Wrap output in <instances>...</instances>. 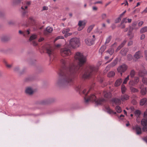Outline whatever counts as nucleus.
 <instances>
[{
  "label": "nucleus",
  "instance_id": "obj_1",
  "mask_svg": "<svg viewBox=\"0 0 147 147\" xmlns=\"http://www.w3.org/2000/svg\"><path fill=\"white\" fill-rule=\"evenodd\" d=\"M75 58L78 62L76 65H70L69 60L65 58L61 59L60 66L62 69L60 70L58 73L59 78L55 83L56 87L63 88L71 86L79 72L84 73L83 78L87 79L97 71V69L93 66L86 67H82L87 60L86 56L83 53L77 52Z\"/></svg>",
  "mask_w": 147,
  "mask_h": 147
},
{
  "label": "nucleus",
  "instance_id": "obj_2",
  "mask_svg": "<svg viewBox=\"0 0 147 147\" xmlns=\"http://www.w3.org/2000/svg\"><path fill=\"white\" fill-rule=\"evenodd\" d=\"M76 89L77 91L80 92H82V93L84 94L85 96L84 98L85 102L87 103L89 101H92L95 102V103L97 106L102 105L106 101V100L104 98H102L98 100H96V96L93 94H91L90 96H87V95L88 93L89 90L87 91L86 89L83 90L81 89V86L80 85H76Z\"/></svg>",
  "mask_w": 147,
  "mask_h": 147
},
{
  "label": "nucleus",
  "instance_id": "obj_3",
  "mask_svg": "<svg viewBox=\"0 0 147 147\" xmlns=\"http://www.w3.org/2000/svg\"><path fill=\"white\" fill-rule=\"evenodd\" d=\"M80 41L78 38H71L69 41L70 46L73 48L79 47Z\"/></svg>",
  "mask_w": 147,
  "mask_h": 147
},
{
  "label": "nucleus",
  "instance_id": "obj_4",
  "mask_svg": "<svg viewBox=\"0 0 147 147\" xmlns=\"http://www.w3.org/2000/svg\"><path fill=\"white\" fill-rule=\"evenodd\" d=\"M61 54L63 57L68 56L71 54L70 50L69 48L65 47L61 49L60 51Z\"/></svg>",
  "mask_w": 147,
  "mask_h": 147
},
{
  "label": "nucleus",
  "instance_id": "obj_5",
  "mask_svg": "<svg viewBox=\"0 0 147 147\" xmlns=\"http://www.w3.org/2000/svg\"><path fill=\"white\" fill-rule=\"evenodd\" d=\"M127 69V66L125 64H123L119 66L117 69V70L118 72L120 73L121 75L122 76V73L125 71Z\"/></svg>",
  "mask_w": 147,
  "mask_h": 147
},
{
  "label": "nucleus",
  "instance_id": "obj_6",
  "mask_svg": "<svg viewBox=\"0 0 147 147\" xmlns=\"http://www.w3.org/2000/svg\"><path fill=\"white\" fill-rule=\"evenodd\" d=\"M142 57V52L140 51H138L136 52L134 56V60L136 61L138 59H140Z\"/></svg>",
  "mask_w": 147,
  "mask_h": 147
},
{
  "label": "nucleus",
  "instance_id": "obj_7",
  "mask_svg": "<svg viewBox=\"0 0 147 147\" xmlns=\"http://www.w3.org/2000/svg\"><path fill=\"white\" fill-rule=\"evenodd\" d=\"M118 61V59L116 58L110 64L108 65L106 67V68L109 69L111 67H113L115 66L117 64Z\"/></svg>",
  "mask_w": 147,
  "mask_h": 147
},
{
  "label": "nucleus",
  "instance_id": "obj_8",
  "mask_svg": "<svg viewBox=\"0 0 147 147\" xmlns=\"http://www.w3.org/2000/svg\"><path fill=\"white\" fill-rule=\"evenodd\" d=\"M94 40L86 38L85 40V42L86 44L88 46H91L93 44Z\"/></svg>",
  "mask_w": 147,
  "mask_h": 147
},
{
  "label": "nucleus",
  "instance_id": "obj_9",
  "mask_svg": "<svg viewBox=\"0 0 147 147\" xmlns=\"http://www.w3.org/2000/svg\"><path fill=\"white\" fill-rule=\"evenodd\" d=\"M129 96L128 95L126 94H122L121 95L120 99L122 101H124L129 99Z\"/></svg>",
  "mask_w": 147,
  "mask_h": 147
},
{
  "label": "nucleus",
  "instance_id": "obj_10",
  "mask_svg": "<svg viewBox=\"0 0 147 147\" xmlns=\"http://www.w3.org/2000/svg\"><path fill=\"white\" fill-rule=\"evenodd\" d=\"M140 88L141 89V93L142 95H144L146 93V89L144 87L143 85H142L140 87Z\"/></svg>",
  "mask_w": 147,
  "mask_h": 147
},
{
  "label": "nucleus",
  "instance_id": "obj_11",
  "mask_svg": "<svg viewBox=\"0 0 147 147\" xmlns=\"http://www.w3.org/2000/svg\"><path fill=\"white\" fill-rule=\"evenodd\" d=\"M53 99H51L48 100H42L41 101L39 104L42 105H46L49 103L51 102L54 101Z\"/></svg>",
  "mask_w": 147,
  "mask_h": 147
},
{
  "label": "nucleus",
  "instance_id": "obj_12",
  "mask_svg": "<svg viewBox=\"0 0 147 147\" xmlns=\"http://www.w3.org/2000/svg\"><path fill=\"white\" fill-rule=\"evenodd\" d=\"M121 99H118L117 98H114L111 100L112 102L115 103L116 105L120 104L121 103Z\"/></svg>",
  "mask_w": 147,
  "mask_h": 147
},
{
  "label": "nucleus",
  "instance_id": "obj_13",
  "mask_svg": "<svg viewBox=\"0 0 147 147\" xmlns=\"http://www.w3.org/2000/svg\"><path fill=\"white\" fill-rule=\"evenodd\" d=\"M25 92L26 94L29 95H31L33 94L34 91L31 87H28L26 88Z\"/></svg>",
  "mask_w": 147,
  "mask_h": 147
},
{
  "label": "nucleus",
  "instance_id": "obj_14",
  "mask_svg": "<svg viewBox=\"0 0 147 147\" xmlns=\"http://www.w3.org/2000/svg\"><path fill=\"white\" fill-rule=\"evenodd\" d=\"M138 74L140 76H143L147 74V71L145 70H140L138 72Z\"/></svg>",
  "mask_w": 147,
  "mask_h": 147
},
{
  "label": "nucleus",
  "instance_id": "obj_15",
  "mask_svg": "<svg viewBox=\"0 0 147 147\" xmlns=\"http://www.w3.org/2000/svg\"><path fill=\"white\" fill-rule=\"evenodd\" d=\"M14 72L20 74H22L24 73V71H21L20 70V68L19 66H16L13 69Z\"/></svg>",
  "mask_w": 147,
  "mask_h": 147
},
{
  "label": "nucleus",
  "instance_id": "obj_16",
  "mask_svg": "<svg viewBox=\"0 0 147 147\" xmlns=\"http://www.w3.org/2000/svg\"><path fill=\"white\" fill-rule=\"evenodd\" d=\"M105 108L107 110V113L109 114H113L115 115L116 114V112H114L109 107H106Z\"/></svg>",
  "mask_w": 147,
  "mask_h": 147
},
{
  "label": "nucleus",
  "instance_id": "obj_17",
  "mask_svg": "<svg viewBox=\"0 0 147 147\" xmlns=\"http://www.w3.org/2000/svg\"><path fill=\"white\" fill-rule=\"evenodd\" d=\"M103 94L105 97L108 98H110L111 96V94L110 92L104 91L103 92Z\"/></svg>",
  "mask_w": 147,
  "mask_h": 147
},
{
  "label": "nucleus",
  "instance_id": "obj_18",
  "mask_svg": "<svg viewBox=\"0 0 147 147\" xmlns=\"http://www.w3.org/2000/svg\"><path fill=\"white\" fill-rule=\"evenodd\" d=\"M128 50V49L127 48H124L121 51L120 53L123 55L125 56L126 55Z\"/></svg>",
  "mask_w": 147,
  "mask_h": 147
},
{
  "label": "nucleus",
  "instance_id": "obj_19",
  "mask_svg": "<svg viewBox=\"0 0 147 147\" xmlns=\"http://www.w3.org/2000/svg\"><path fill=\"white\" fill-rule=\"evenodd\" d=\"M11 38L9 36H3L1 38V40L3 42H6L10 40Z\"/></svg>",
  "mask_w": 147,
  "mask_h": 147
},
{
  "label": "nucleus",
  "instance_id": "obj_20",
  "mask_svg": "<svg viewBox=\"0 0 147 147\" xmlns=\"http://www.w3.org/2000/svg\"><path fill=\"white\" fill-rule=\"evenodd\" d=\"M146 103H147V99L145 98H142L140 101V105H141L142 106Z\"/></svg>",
  "mask_w": 147,
  "mask_h": 147
},
{
  "label": "nucleus",
  "instance_id": "obj_21",
  "mask_svg": "<svg viewBox=\"0 0 147 147\" xmlns=\"http://www.w3.org/2000/svg\"><path fill=\"white\" fill-rule=\"evenodd\" d=\"M122 82V80L121 78L117 80L115 82V86H119Z\"/></svg>",
  "mask_w": 147,
  "mask_h": 147
},
{
  "label": "nucleus",
  "instance_id": "obj_22",
  "mask_svg": "<svg viewBox=\"0 0 147 147\" xmlns=\"http://www.w3.org/2000/svg\"><path fill=\"white\" fill-rule=\"evenodd\" d=\"M47 52L48 54L49 57L52 55L53 53V51L52 49L51 48H47Z\"/></svg>",
  "mask_w": 147,
  "mask_h": 147
},
{
  "label": "nucleus",
  "instance_id": "obj_23",
  "mask_svg": "<svg viewBox=\"0 0 147 147\" xmlns=\"http://www.w3.org/2000/svg\"><path fill=\"white\" fill-rule=\"evenodd\" d=\"M86 24V22L85 21H80L78 23V25L80 27H84Z\"/></svg>",
  "mask_w": 147,
  "mask_h": 147
},
{
  "label": "nucleus",
  "instance_id": "obj_24",
  "mask_svg": "<svg viewBox=\"0 0 147 147\" xmlns=\"http://www.w3.org/2000/svg\"><path fill=\"white\" fill-rule=\"evenodd\" d=\"M34 79V77L32 76H28L26 78L25 80V81L26 82H29L31 81Z\"/></svg>",
  "mask_w": 147,
  "mask_h": 147
},
{
  "label": "nucleus",
  "instance_id": "obj_25",
  "mask_svg": "<svg viewBox=\"0 0 147 147\" xmlns=\"http://www.w3.org/2000/svg\"><path fill=\"white\" fill-rule=\"evenodd\" d=\"M130 88L132 92L136 93L139 92V90L138 89L133 87L130 86Z\"/></svg>",
  "mask_w": 147,
  "mask_h": 147
},
{
  "label": "nucleus",
  "instance_id": "obj_26",
  "mask_svg": "<svg viewBox=\"0 0 147 147\" xmlns=\"http://www.w3.org/2000/svg\"><path fill=\"white\" fill-rule=\"evenodd\" d=\"M37 38V35L35 34H32L30 37L29 40L30 41L36 39Z\"/></svg>",
  "mask_w": 147,
  "mask_h": 147
},
{
  "label": "nucleus",
  "instance_id": "obj_27",
  "mask_svg": "<svg viewBox=\"0 0 147 147\" xmlns=\"http://www.w3.org/2000/svg\"><path fill=\"white\" fill-rule=\"evenodd\" d=\"M115 109L117 113H120L122 111V109L121 107L119 106H117L115 107Z\"/></svg>",
  "mask_w": 147,
  "mask_h": 147
},
{
  "label": "nucleus",
  "instance_id": "obj_28",
  "mask_svg": "<svg viewBox=\"0 0 147 147\" xmlns=\"http://www.w3.org/2000/svg\"><path fill=\"white\" fill-rule=\"evenodd\" d=\"M115 72L114 71H111L108 73L107 76L109 77H113L115 75Z\"/></svg>",
  "mask_w": 147,
  "mask_h": 147
},
{
  "label": "nucleus",
  "instance_id": "obj_29",
  "mask_svg": "<svg viewBox=\"0 0 147 147\" xmlns=\"http://www.w3.org/2000/svg\"><path fill=\"white\" fill-rule=\"evenodd\" d=\"M147 31V26L142 28L140 31V33L142 34Z\"/></svg>",
  "mask_w": 147,
  "mask_h": 147
},
{
  "label": "nucleus",
  "instance_id": "obj_30",
  "mask_svg": "<svg viewBox=\"0 0 147 147\" xmlns=\"http://www.w3.org/2000/svg\"><path fill=\"white\" fill-rule=\"evenodd\" d=\"M134 114L137 117H139L141 114V112L139 110H136L134 112Z\"/></svg>",
  "mask_w": 147,
  "mask_h": 147
},
{
  "label": "nucleus",
  "instance_id": "obj_31",
  "mask_svg": "<svg viewBox=\"0 0 147 147\" xmlns=\"http://www.w3.org/2000/svg\"><path fill=\"white\" fill-rule=\"evenodd\" d=\"M130 87V86L133 87L135 86L136 84L132 80H130L129 83Z\"/></svg>",
  "mask_w": 147,
  "mask_h": 147
},
{
  "label": "nucleus",
  "instance_id": "obj_32",
  "mask_svg": "<svg viewBox=\"0 0 147 147\" xmlns=\"http://www.w3.org/2000/svg\"><path fill=\"white\" fill-rule=\"evenodd\" d=\"M105 46H102L99 50V53L102 55L103 52L105 51Z\"/></svg>",
  "mask_w": 147,
  "mask_h": 147
},
{
  "label": "nucleus",
  "instance_id": "obj_33",
  "mask_svg": "<svg viewBox=\"0 0 147 147\" xmlns=\"http://www.w3.org/2000/svg\"><path fill=\"white\" fill-rule=\"evenodd\" d=\"M31 2L30 1H26L24 3V5H26L24 6V8L26 9H27L28 7V6H29L30 5Z\"/></svg>",
  "mask_w": 147,
  "mask_h": 147
},
{
  "label": "nucleus",
  "instance_id": "obj_34",
  "mask_svg": "<svg viewBox=\"0 0 147 147\" xmlns=\"http://www.w3.org/2000/svg\"><path fill=\"white\" fill-rule=\"evenodd\" d=\"M107 52L110 54L111 55H112L114 52V49L113 48H111L109 49L107 51Z\"/></svg>",
  "mask_w": 147,
  "mask_h": 147
},
{
  "label": "nucleus",
  "instance_id": "obj_35",
  "mask_svg": "<svg viewBox=\"0 0 147 147\" xmlns=\"http://www.w3.org/2000/svg\"><path fill=\"white\" fill-rule=\"evenodd\" d=\"M135 75V72L134 70H132L130 72V76L131 78L134 77Z\"/></svg>",
  "mask_w": 147,
  "mask_h": 147
},
{
  "label": "nucleus",
  "instance_id": "obj_36",
  "mask_svg": "<svg viewBox=\"0 0 147 147\" xmlns=\"http://www.w3.org/2000/svg\"><path fill=\"white\" fill-rule=\"evenodd\" d=\"M53 29L51 27H47L46 29V30L48 32L51 33L52 32Z\"/></svg>",
  "mask_w": 147,
  "mask_h": 147
},
{
  "label": "nucleus",
  "instance_id": "obj_37",
  "mask_svg": "<svg viewBox=\"0 0 147 147\" xmlns=\"http://www.w3.org/2000/svg\"><path fill=\"white\" fill-rule=\"evenodd\" d=\"M126 88L125 86L124 85H122L121 87V90L122 94H124L125 92Z\"/></svg>",
  "mask_w": 147,
  "mask_h": 147
},
{
  "label": "nucleus",
  "instance_id": "obj_38",
  "mask_svg": "<svg viewBox=\"0 0 147 147\" xmlns=\"http://www.w3.org/2000/svg\"><path fill=\"white\" fill-rule=\"evenodd\" d=\"M129 75H128L124 80L123 84H126L127 81L129 80Z\"/></svg>",
  "mask_w": 147,
  "mask_h": 147
},
{
  "label": "nucleus",
  "instance_id": "obj_39",
  "mask_svg": "<svg viewBox=\"0 0 147 147\" xmlns=\"http://www.w3.org/2000/svg\"><path fill=\"white\" fill-rule=\"evenodd\" d=\"M94 25H92L90 26L88 28L87 31L88 32H90L93 28Z\"/></svg>",
  "mask_w": 147,
  "mask_h": 147
},
{
  "label": "nucleus",
  "instance_id": "obj_40",
  "mask_svg": "<svg viewBox=\"0 0 147 147\" xmlns=\"http://www.w3.org/2000/svg\"><path fill=\"white\" fill-rule=\"evenodd\" d=\"M69 30H70L69 28L64 29V30H63L62 32L63 34L67 33L69 32Z\"/></svg>",
  "mask_w": 147,
  "mask_h": 147
},
{
  "label": "nucleus",
  "instance_id": "obj_41",
  "mask_svg": "<svg viewBox=\"0 0 147 147\" xmlns=\"http://www.w3.org/2000/svg\"><path fill=\"white\" fill-rule=\"evenodd\" d=\"M142 80L144 84L146 85H147V78L143 77Z\"/></svg>",
  "mask_w": 147,
  "mask_h": 147
},
{
  "label": "nucleus",
  "instance_id": "obj_42",
  "mask_svg": "<svg viewBox=\"0 0 147 147\" xmlns=\"http://www.w3.org/2000/svg\"><path fill=\"white\" fill-rule=\"evenodd\" d=\"M22 0H13V3L14 4H18L20 3Z\"/></svg>",
  "mask_w": 147,
  "mask_h": 147
},
{
  "label": "nucleus",
  "instance_id": "obj_43",
  "mask_svg": "<svg viewBox=\"0 0 147 147\" xmlns=\"http://www.w3.org/2000/svg\"><path fill=\"white\" fill-rule=\"evenodd\" d=\"M111 39V36H109L106 39V41L105 43V44H107L109 43Z\"/></svg>",
  "mask_w": 147,
  "mask_h": 147
},
{
  "label": "nucleus",
  "instance_id": "obj_44",
  "mask_svg": "<svg viewBox=\"0 0 147 147\" xmlns=\"http://www.w3.org/2000/svg\"><path fill=\"white\" fill-rule=\"evenodd\" d=\"M21 8L22 9H23L24 10V11H23L22 12V15L23 17H24L26 13L27 12V11H25L24 9V6H22Z\"/></svg>",
  "mask_w": 147,
  "mask_h": 147
},
{
  "label": "nucleus",
  "instance_id": "obj_45",
  "mask_svg": "<svg viewBox=\"0 0 147 147\" xmlns=\"http://www.w3.org/2000/svg\"><path fill=\"white\" fill-rule=\"evenodd\" d=\"M4 63H5V65L7 67V68H10L12 66V64H8L7 62L5 61H4Z\"/></svg>",
  "mask_w": 147,
  "mask_h": 147
},
{
  "label": "nucleus",
  "instance_id": "obj_46",
  "mask_svg": "<svg viewBox=\"0 0 147 147\" xmlns=\"http://www.w3.org/2000/svg\"><path fill=\"white\" fill-rule=\"evenodd\" d=\"M134 82L137 84L139 82V78L137 77H135L134 78Z\"/></svg>",
  "mask_w": 147,
  "mask_h": 147
},
{
  "label": "nucleus",
  "instance_id": "obj_47",
  "mask_svg": "<svg viewBox=\"0 0 147 147\" xmlns=\"http://www.w3.org/2000/svg\"><path fill=\"white\" fill-rule=\"evenodd\" d=\"M127 19L126 18H123L121 22V24L124 23H127Z\"/></svg>",
  "mask_w": 147,
  "mask_h": 147
},
{
  "label": "nucleus",
  "instance_id": "obj_48",
  "mask_svg": "<svg viewBox=\"0 0 147 147\" xmlns=\"http://www.w3.org/2000/svg\"><path fill=\"white\" fill-rule=\"evenodd\" d=\"M127 58L129 61H131L133 58L131 54H128L127 55Z\"/></svg>",
  "mask_w": 147,
  "mask_h": 147
},
{
  "label": "nucleus",
  "instance_id": "obj_49",
  "mask_svg": "<svg viewBox=\"0 0 147 147\" xmlns=\"http://www.w3.org/2000/svg\"><path fill=\"white\" fill-rule=\"evenodd\" d=\"M121 20V18L120 17H118L116 20H115V23H119Z\"/></svg>",
  "mask_w": 147,
  "mask_h": 147
},
{
  "label": "nucleus",
  "instance_id": "obj_50",
  "mask_svg": "<svg viewBox=\"0 0 147 147\" xmlns=\"http://www.w3.org/2000/svg\"><path fill=\"white\" fill-rule=\"evenodd\" d=\"M64 38V37L63 36H59L56 38L55 39V40H57L60 39H63Z\"/></svg>",
  "mask_w": 147,
  "mask_h": 147
},
{
  "label": "nucleus",
  "instance_id": "obj_51",
  "mask_svg": "<svg viewBox=\"0 0 147 147\" xmlns=\"http://www.w3.org/2000/svg\"><path fill=\"white\" fill-rule=\"evenodd\" d=\"M8 23L9 25H14L15 24V22L13 21H9Z\"/></svg>",
  "mask_w": 147,
  "mask_h": 147
},
{
  "label": "nucleus",
  "instance_id": "obj_52",
  "mask_svg": "<svg viewBox=\"0 0 147 147\" xmlns=\"http://www.w3.org/2000/svg\"><path fill=\"white\" fill-rule=\"evenodd\" d=\"M107 17V15L106 14L103 13L101 15V17L102 19H105Z\"/></svg>",
  "mask_w": 147,
  "mask_h": 147
},
{
  "label": "nucleus",
  "instance_id": "obj_53",
  "mask_svg": "<svg viewBox=\"0 0 147 147\" xmlns=\"http://www.w3.org/2000/svg\"><path fill=\"white\" fill-rule=\"evenodd\" d=\"M119 26L121 27V28H124L125 27V25L123 23L121 24V22L120 25Z\"/></svg>",
  "mask_w": 147,
  "mask_h": 147
},
{
  "label": "nucleus",
  "instance_id": "obj_54",
  "mask_svg": "<svg viewBox=\"0 0 147 147\" xmlns=\"http://www.w3.org/2000/svg\"><path fill=\"white\" fill-rule=\"evenodd\" d=\"M124 4H125V5H128V2L127 1H126V0L125 1L124 3H122L121 4V5H122Z\"/></svg>",
  "mask_w": 147,
  "mask_h": 147
},
{
  "label": "nucleus",
  "instance_id": "obj_55",
  "mask_svg": "<svg viewBox=\"0 0 147 147\" xmlns=\"http://www.w3.org/2000/svg\"><path fill=\"white\" fill-rule=\"evenodd\" d=\"M19 33L20 34L23 35L24 36H25V34L21 30H20L19 31Z\"/></svg>",
  "mask_w": 147,
  "mask_h": 147
},
{
  "label": "nucleus",
  "instance_id": "obj_56",
  "mask_svg": "<svg viewBox=\"0 0 147 147\" xmlns=\"http://www.w3.org/2000/svg\"><path fill=\"white\" fill-rule=\"evenodd\" d=\"M116 27V25L114 24H112L111 26V28L112 29H114Z\"/></svg>",
  "mask_w": 147,
  "mask_h": 147
},
{
  "label": "nucleus",
  "instance_id": "obj_57",
  "mask_svg": "<svg viewBox=\"0 0 147 147\" xmlns=\"http://www.w3.org/2000/svg\"><path fill=\"white\" fill-rule=\"evenodd\" d=\"M145 37V35L144 34H142L141 35L140 37V39L141 40H143L144 38Z\"/></svg>",
  "mask_w": 147,
  "mask_h": 147
},
{
  "label": "nucleus",
  "instance_id": "obj_58",
  "mask_svg": "<svg viewBox=\"0 0 147 147\" xmlns=\"http://www.w3.org/2000/svg\"><path fill=\"white\" fill-rule=\"evenodd\" d=\"M129 36L130 37L129 39H131L134 36V34L133 33H132Z\"/></svg>",
  "mask_w": 147,
  "mask_h": 147
},
{
  "label": "nucleus",
  "instance_id": "obj_59",
  "mask_svg": "<svg viewBox=\"0 0 147 147\" xmlns=\"http://www.w3.org/2000/svg\"><path fill=\"white\" fill-rule=\"evenodd\" d=\"M133 44V42L132 41H130L128 43V46H131Z\"/></svg>",
  "mask_w": 147,
  "mask_h": 147
},
{
  "label": "nucleus",
  "instance_id": "obj_60",
  "mask_svg": "<svg viewBox=\"0 0 147 147\" xmlns=\"http://www.w3.org/2000/svg\"><path fill=\"white\" fill-rule=\"evenodd\" d=\"M137 23L136 22H133L132 24V26L134 27H135L137 24Z\"/></svg>",
  "mask_w": 147,
  "mask_h": 147
},
{
  "label": "nucleus",
  "instance_id": "obj_61",
  "mask_svg": "<svg viewBox=\"0 0 147 147\" xmlns=\"http://www.w3.org/2000/svg\"><path fill=\"white\" fill-rule=\"evenodd\" d=\"M48 9V7L45 6H43V10H47Z\"/></svg>",
  "mask_w": 147,
  "mask_h": 147
},
{
  "label": "nucleus",
  "instance_id": "obj_62",
  "mask_svg": "<svg viewBox=\"0 0 147 147\" xmlns=\"http://www.w3.org/2000/svg\"><path fill=\"white\" fill-rule=\"evenodd\" d=\"M123 47V46L121 44L117 47V50H119Z\"/></svg>",
  "mask_w": 147,
  "mask_h": 147
},
{
  "label": "nucleus",
  "instance_id": "obj_63",
  "mask_svg": "<svg viewBox=\"0 0 147 147\" xmlns=\"http://www.w3.org/2000/svg\"><path fill=\"white\" fill-rule=\"evenodd\" d=\"M144 22L143 21H140L138 24L139 26H141L143 24Z\"/></svg>",
  "mask_w": 147,
  "mask_h": 147
},
{
  "label": "nucleus",
  "instance_id": "obj_64",
  "mask_svg": "<svg viewBox=\"0 0 147 147\" xmlns=\"http://www.w3.org/2000/svg\"><path fill=\"white\" fill-rule=\"evenodd\" d=\"M127 40H124L123 42L121 43V45L123 46L126 42Z\"/></svg>",
  "mask_w": 147,
  "mask_h": 147
}]
</instances>
